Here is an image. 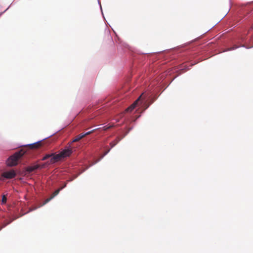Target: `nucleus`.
Listing matches in <instances>:
<instances>
[{"mask_svg": "<svg viewBox=\"0 0 253 253\" xmlns=\"http://www.w3.org/2000/svg\"><path fill=\"white\" fill-rule=\"evenodd\" d=\"M66 185H67V183H64V184L63 185V186H62V187H61V188H60L59 189H61V190L62 189H63L64 188H65V187L66 186Z\"/></svg>", "mask_w": 253, "mask_h": 253, "instance_id": "16", "label": "nucleus"}, {"mask_svg": "<svg viewBox=\"0 0 253 253\" xmlns=\"http://www.w3.org/2000/svg\"><path fill=\"white\" fill-rule=\"evenodd\" d=\"M113 126H114L113 125L105 126L103 127V129L104 130H107V129H109L110 128H112Z\"/></svg>", "mask_w": 253, "mask_h": 253, "instance_id": "11", "label": "nucleus"}, {"mask_svg": "<svg viewBox=\"0 0 253 253\" xmlns=\"http://www.w3.org/2000/svg\"><path fill=\"white\" fill-rule=\"evenodd\" d=\"M94 130H95V129L92 130L90 131L87 132L86 133H84V134H85V136L89 135V134H91V133H92L93 132H94Z\"/></svg>", "mask_w": 253, "mask_h": 253, "instance_id": "15", "label": "nucleus"}, {"mask_svg": "<svg viewBox=\"0 0 253 253\" xmlns=\"http://www.w3.org/2000/svg\"><path fill=\"white\" fill-rule=\"evenodd\" d=\"M141 96H139V97L136 100H135V102L131 105H130L129 107H128L127 108H126V109L125 111L126 112H131V111H132L135 108L136 105H137L138 102L140 100Z\"/></svg>", "mask_w": 253, "mask_h": 253, "instance_id": "5", "label": "nucleus"}, {"mask_svg": "<svg viewBox=\"0 0 253 253\" xmlns=\"http://www.w3.org/2000/svg\"><path fill=\"white\" fill-rule=\"evenodd\" d=\"M49 165H47L46 164V162L42 165H40L41 166V167L40 168V169H42V168H44L46 166H48Z\"/></svg>", "mask_w": 253, "mask_h": 253, "instance_id": "14", "label": "nucleus"}, {"mask_svg": "<svg viewBox=\"0 0 253 253\" xmlns=\"http://www.w3.org/2000/svg\"><path fill=\"white\" fill-rule=\"evenodd\" d=\"M78 136L80 138V139H81L82 138L85 136V134H84V133H81L79 135H78Z\"/></svg>", "mask_w": 253, "mask_h": 253, "instance_id": "13", "label": "nucleus"}, {"mask_svg": "<svg viewBox=\"0 0 253 253\" xmlns=\"http://www.w3.org/2000/svg\"><path fill=\"white\" fill-rule=\"evenodd\" d=\"M25 152L23 149H21L15 152L7 159V165L10 167L16 166L18 164V160L24 155Z\"/></svg>", "mask_w": 253, "mask_h": 253, "instance_id": "2", "label": "nucleus"}, {"mask_svg": "<svg viewBox=\"0 0 253 253\" xmlns=\"http://www.w3.org/2000/svg\"><path fill=\"white\" fill-rule=\"evenodd\" d=\"M110 149L107 150L106 151H105L104 154L98 159L93 164H95L97 163H98L99 161H100L105 155H106L110 151Z\"/></svg>", "mask_w": 253, "mask_h": 253, "instance_id": "8", "label": "nucleus"}, {"mask_svg": "<svg viewBox=\"0 0 253 253\" xmlns=\"http://www.w3.org/2000/svg\"><path fill=\"white\" fill-rule=\"evenodd\" d=\"M238 48V46H234V47H232V48H231V49H230L229 50H233V49H236V48Z\"/></svg>", "mask_w": 253, "mask_h": 253, "instance_id": "17", "label": "nucleus"}, {"mask_svg": "<svg viewBox=\"0 0 253 253\" xmlns=\"http://www.w3.org/2000/svg\"><path fill=\"white\" fill-rule=\"evenodd\" d=\"M16 175V172L13 169H11L9 171H4L2 173L0 180H4V178L6 179H12L15 177Z\"/></svg>", "mask_w": 253, "mask_h": 253, "instance_id": "3", "label": "nucleus"}, {"mask_svg": "<svg viewBox=\"0 0 253 253\" xmlns=\"http://www.w3.org/2000/svg\"><path fill=\"white\" fill-rule=\"evenodd\" d=\"M80 140V138L79 137L78 135L76 136L75 138L73 140V142H75L79 141Z\"/></svg>", "mask_w": 253, "mask_h": 253, "instance_id": "12", "label": "nucleus"}, {"mask_svg": "<svg viewBox=\"0 0 253 253\" xmlns=\"http://www.w3.org/2000/svg\"><path fill=\"white\" fill-rule=\"evenodd\" d=\"M72 149L71 148H68L63 150L57 154L55 153L46 154L42 158V160L45 161L49 158H50L49 161L46 162V164L47 165H52L62 160L65 158L69 157L72 154Z\"/></svg>", "mask_w": 253, "mask_h": 253, "instance_id": "1", "label": "nucleus"}, {"mask_svg": "<svg viewBox=\"0 0 253 253\" xmlns=\"http://www.w3.org/2000/svg\"><path fill=\"white\" fill-rule=\"evenodd\" d=\"M6 200H7V198H6L5 195H3L2 197L1 203L3 204L6 203Z\"/></svg>", "mask_w": 253, "mask_h": 253, "instance_id": "10", "label": "nucleus"}, {"mask_svg": "<svg viewBox=\"0 0 253 253\" xmlns=\"http://www.w3.org/2000/svg\"><path fill=\"white\" fill-rule=\"evenodd\" d=\"M61 190V189H58L57 190H55L52 194L50 196V197L47 199H46L44 203H43V205L47 204V203H48L51 199H52L54 197H55L56 196H57L59 192Z\"/></svg>", "mask_w": 253, "mask_h": 253, "instance_id": "4", "label": "nucleus"}, {"mask_svg": "<svg viewBox=\"0 0 253 253\" xmlns=\"http://www.w3.org/2000/svg\"><path fill=\"white\" fill-rule=\"evenodd\" d=\"M28 146L31 149H36L40 148L42 146V143L41 141H39L33 144H29Z\"/></svg>", "mask_w": 253, "mask_h": 253, "instance_id": "6", "label": "nucleus"}, {"mask_svg": "<svg viewBox=\"0 0 253 253\" xmlns=\"http://www.w3.org/2000/svg\"><path fill=\"white\" fill-rule=\"evenodd\" d=\"M40 167H41L40 165H38V164L35 165L34 166H29V167H27V171L28 172H29V173L32 172V171H34L35 170L40 169Z\"/></svg>", "mask_w": 253, "mask_h": 253, "instance_id": "7", "label": "nucleus"}, {"mask_svg": "<svg viewBox=\"0 0 253 253\" xmlns=\"http://www.w3.org/2000/svg\"><path fill=\"white\" fill-rule=\"evenodd\" d=\"M119 141V140L116 139V140H115L114 141L111 142L110 143L111 148H113L118 143Z\"/></svg>", "mask_w": 253, "mask_h": 253, "instance_id": "9", "label": "nucleus"}]
</instances>
